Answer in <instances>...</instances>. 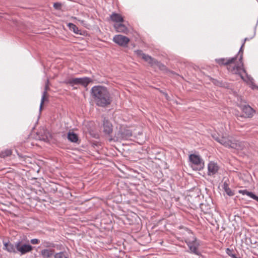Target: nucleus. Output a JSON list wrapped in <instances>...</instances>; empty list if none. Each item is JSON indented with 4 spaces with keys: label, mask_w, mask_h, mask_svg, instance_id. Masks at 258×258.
Masks as SVG:
<instances>
[{
    "label": "nucleus",
    "mask_w": 258,
    "mask_h": 258,
    "mask_svg": "<svg viewBox=\"0 0 258 258\" xmlns=\"http://www.w3.org/2000/svg\"><path fill=\"white\" fill-rule=\"evenodd\" d=\"M136 54L142 57L145 61L148 62L151 67H157L160 70L164 71L166 70V68L161 62L158 61L155 58L152 57L151 56L146 54L141 50H137L135 51Z\"/></svg>",
    "instance_id": "4"
},
{
    "label": "nucleus",
    "mask_w": 258,
    "mask_h": 258,
    "mask_svg": "<svg viewBox=\"0 0 258 258\" xmlns=\"http://www.w3.org/2000/svg\"><path fill=\"white\" fill-rule=\"evenodd\" d=\"M3 249L10 253H17L16 242L14 244L10 242H4Z\"/></svg>",
    "instance_id": "13"
},
{
    "label": "nucleus",
    "mask_w": 258,
    "mask_h": 258,
    "mask_svg": "<svg viewBox=\"0 0 258 258\" xmlns=\"http://www.w3.org/2000/svg\"><path fill=\"white\" fill-rule=\"evenodd\" d=\"M68 26L69 28V29L73 31L74 33H75L76 34H81V30L79 29V28L74 24L69 23L68 24Z\"/></svg>",
    "instance_id": "21"
},
{
    "label": "nucleus",
    "mask_w": 258,
    "mask_h": 258,
    "mask_svg": "<svg viewBox=\"0 0 258 258\" xmlns=\"http://www.w3.org/2000/svg\"><path fill=\"white\" fill-rule=\"evenodd\" d=\"M188 233L189 236L186 237L185 239V243L187 245L189 249V252L197 255L200 254L198 248L199 246V243L192 233L188 231Z\"/></svg>",
    "instance_id": "5"
},
{
    "label": "nucleus",
    "mask_w": 258,
    "mask_h": 258,
    "mask_svg": "<svg viewBox=\"0 0 258 258\" xmlns=\"http://www.w3.org/2000/svg\"><path fill=\"white\" fill-rule=\"evenodd\" d=\"M16 245L17 252H20L21 255H24L29 252L33 249L32 246L30 244H22L21 241L16 242Z\"/></svg>",
    "instance_id": "8"
},
{
    "label": "nucleus",
    "mask_w": 258,
    "mask_h": 258,
    "mask_svg": "<svg viewBox=\"0 0 258 258\" xmlns=\"http://www.w3.org/2000/svg\"><path fill=\"white\" fill-rule=\"evenodd\" d=\"M132 136V133L128 129H121L118 134V137L121 139L127 140Z\"/></svg>",
    "instance_id": "16"
},
{
    "label": "nucleus",
    "mask_w": 258,
    "mask_h": 258,
    "mask_svg": "<svg viewBox=\"0 0 258 258\" xmlns=\"http://www.w3.org/2000/svg\"><path fill=\"white\" fill-rule=\"evenodd\" d=\"M248 39L247 38H245L244 40V41L239 49L238 55H240L239 61V64L238 66H235L234 67L229 66L228 67V69L230 71H231L233 74H238L239 75L241 78L245 82L251 81L252 79L246 73L245 70L243 68V63L242 62V54H243V47L244 45L245 42Z\"/></svg>",
    "instance_id": "3"
},
{
    "label": "nucleus",
    "mask_w": 258,
    "mask_h": 258,
    "mask_svg": "<svg viewBox=\"0 0 258 258\" xmlns=\"http://www.w3.org/2000/svg\"><path fill=\"white\" fill-rule=\"evenodd\" d=\"M189 160L191 164L192 168L196 170H201L204 167V163L200 156L191 154L189 156Z\"/></svg>",
    "instance_id": "6"
},
{
    "label": "nucleus",
    "mask_w": 258,
    "mask_h": 258,
    "mask_svg": "<svg viewBox=\"0 0 258 258\" xmlns=\"http://www.w3.org/2000/svg\"><path fill=\"white\" fill-rule=\"evenodd\" d=\"M223 189L225 192L229 196H232L234 195V192L231 190V189L229 187L228 184L227 183L225 182L223 185Z\"/></svg>",
    "instance_id": "23"
},
{
    "label": "nucleus",
    "mask_w": 258,
    "mask_h": 258,
    "mask_svg": "<svg viewBox=\"0 0 258 258\" xmlns=\"http://www.w3.org/2000/svg\"><path fill=\"white\" fill-rule=\"evenodd\" d=\"M238 192L243 195H247L249 197L258 202V197L254 195L253 192L247 191L246 189L239 190Z\"/></svg>",
    "instance_id": "18"
},
{
    "label": "nucleus",
    "mask_w": 258,
    "mask_h": 258,
    "mask_svg": "<svg viewBox=\"0 0 258 258\" xmlns=\"http://www.w3.org/2000/svg\"><path fill=\"white\" fill-rule=\"evenodd\" d=\"M110 18L112 21L116 22V24L123 22V18L121 15L116 13H113Z\"/></svg>",
    "instance_id": "17"
},
{
    "label": "nucleus",
    "mask_w": 258,
    "mask_h": 258,
    "mask_svg": "<svg viewBox=\"0 0 258 258\" xmlns=\"http://www.w3.org/2000/svg\"><path fill=\"white\" fill-rule=\"evenodd\" d=\"M113 41L119 46L125 47L127 45L130 39L125 36L118 34L114 36Z\"/></svg>",
    "instance_id": "9"
},
{
    "label": "nucleus",
    "mask_w": 258,
    "mask_h": 258,
    "mask_svg": "<svg viewBox=\"0 0 258 258\" xmlns=\"http://www.w3.org/2000/svg\"><path fill=\"white\" fill-rule=\"evenodd\" d=\"M113 131V126L112 123L105 118L103 120V133L108 135H110Z\"/></svg>",
    "instance_id": "12"
},
{
    "label": "nucleus",
    "mask_w": 258,
    "mask_h": 258,
    "mask_svg": "<svg viewBox=\"0 0 258 258\" xmlns=\"http://www.w3.org/2000/svg\"><path fill=\"white\" fill-rule=\"evenodd\" d=\"M237 59V56L233 57L232 58H221L219 59H216V61L219 63V64H224V65H228L227 68L229 66L234 67L235 66H238L239 64V62H238L237 64L234 65H231L230 63L233 62L235 61V60ZM229 72L232 73L231 71H230L227 68Z\"/></svg>",
    "instance_id": "10"
},
{
    "label": "nucleus",
    "mask_w": 258,
    "mask_h": 258,
    "mask_svg": "<svg viewBox=\"0 0 258 258\" xmlns=\"http://www.w3.org/2000/svg\"><path fill=\"white\" fill-rule=\"evenodd\" d=\"M68 139L70 141L73 143H76L78 140L77 134L71 132L68 133Z\"/></svg>",
    "instance_id": "22"
},
{
    "label": "nucleus",
    "mask_w": 258,
    "mask_h": 258,
    "mask_svg": "<svg viewBox=\"0 0 258 258\" xmlns=\"http://www.w3.org/2000/svg\"><path fill=\"white\" fill-rule=\"evenodd\" d=\"M212 136L217 142L228 148L242 150L244 147L243 143L235 140L233 137L226 134L222 136L216 134L212 135Z\"/></svg>",
    "instance_id": "2"
},
{
    "label": "nucleus",
    "mask_w": 258,
    "mask_h": 258,
    "mask_svg": "<svg viewBox=\"0 0 258 258\" xmlns=\"http://www.w3.org/2000/svg\"><path fill=\"white\" fill-rule=\"evenodd\" d=\"M78 20L80 22V23L83 26H84L86 28H88V24L86 22H85L84 20H79V19H78Z\"/></svg>",
    "instance_id": "27"
},
{
    "label": "nucleus",
    "mask_w": 258,
    "mask_h": 258,
    "mask_svg": "<svg viewBox=\"0 0 258 258\" xmlns=\"http://www.w3.org/2000/svg\"><path fill=\"white\" fill-rule=\"evenodd\" d=\"M91 94L97 106L105 107L111 102L110 94L105 87L101 86L93 87L91 89Z\"/></svg>",
    "instance_id": "1"
},
{
    "label": "nucleus",
    "mask_w": 258,
    "mask_h": 258,
    "mask_svg": "<svg viewBox=\"0 0 258 258\" xmlns=\"http://www.w3.org/2000/svg\"><path fill=\"white\" fill-rule=\"evenodd\" d=\"M40 254L43 258H49L53 254V250L48 249H44L40 251Z\"/></svg>",
    "instance_id": "20"
},
{
    "label": "nucleus",
    "mask_w": 258,
    "mask_h": 258,
    "mask_svg": "<svg viewBox=\"0 0 258 258\" xmlns=\"http://www.w3.org/2000/svg\"><path fill=\"white\" fill-rule=\"evenodd\" d=\"M48 84H49V80H48V79H47L46 81V82L45 86V90L43 92V94H42L41 100V103H40V108H39L40 111H41V110L42 109V106L44 103V100H45V97L47 94V90L49 88Z\"/></svg>",
    "instance_id": "19"
},
{
    "label": "nucleus",
    "mask_w": 258,
    "mask_h": 258,
    "mask_svg": "<svg viewBox=\"0 0 258 258\" xmlns=\"http://www.w3.org/2000/svg\"><path fill=\"white\" fill-rule=\"evenodd\" d=\"M219 166L216 163L211 161L208 165V175L209 176H214L219 170Z\"/></svg>",
    "instance_id": "11"
},
{
    "label": "nucleus",
    "mask_w": 258,
    "mask_h": 258,
    "mask_svg": "<svg viewBox=\"0 0 258 258\" xmlns=\"http://www.w3.org/2000/svg\"><path fill=\"white\" fill-rule=\"evenodd\" d=\"M12 153V151L10 149H6L0 153V157L5 158L10 156Z\"/></svg>",
    "instance_id": "24"
},
{
    "label": "nucleus",
    "mask_w": 258,
    "mask_h": 258,
    "mask_svg": "<svg viewBox=\"0 0 258 258\" xmlns=\"http://www.w3.org/2000/svg\"><path fill=\"white\" fill-rule=\"evenodd\" d=\"M61 7V4H60V3H54V4H53V7H54L55 9L59 10V9H60Z\"/></svg>",
    "instance_id": "26"
},
{
    "label": "nucleus",
    "mask_w": 258,
    "mask_h": 258,
    "mask_svg": "<svg viewBox=\"0 0 258 258\" xmlns=\"http://www.w3.org/2000/svg\"><path fill=\"white\" fill-rule=\"evenodd\" d=\"M114 28L118 33H122L127 34L129 30L127 27L123 24L118 23L114 25Z\"/></svg>",
    "instance_id": "15"
},
{
    "label": "nucleus",
    "mask_w": 258,
    "mask_h": 258,
    "mask_svg": "<svg viewBox=\"0 0 258 258\" xmlns=\"http://www.w3.org/2000/svg\"><path fill=\"white\" fill-rule=\"evenodd\" d=\"M31 243L32 244H36L39 243L40 241L38 239L34 238L30 240Z\"/></svg>",
    "instance_id": "28"
},
{
    "label": "nucleus",
    "mask_w": 258,
    "mask_h": 258,
    "mask_svg": "<svg viewBox=\"0 0 258 258\" xmlns=\"http://www.w3.org/2000/svg\"><path fill=\"white\" fill-rule=\"evenodd\" d=\"M44 246L49 247L50 246V243H49L48 242H44Z\"/></svg>",
    "instance_id": "29"
},
{
    "label": "nucleus",
    "mask_w": 258,
    "mask_h": 258,
    "mask_svg": "<svg viewBox=\"0 0 258 258\" xmlns=\"http://www.w3.org/2000/svg\"><path fill=\"white\" fill-rule=\"evenodd\" d=\"M92 81V80L89 77L76 78L68 79L67 83L71 86H74L75 85H80L86 87Z\"/></svg>",
    "instance_id": "7"
},
{
    "label": "nucleus",
    "mask_w": 258,
    "mask_h": 258,
    "mask_svg": "<svg viewBox=\"0 0 258 258\" xmlns=\"http://www.w3.org/2000/svg\"><path fill=\"white\" fill-rule=\"evenodd\" d=\"M54 258H68L67 255L65 254L64 252H60L55 253L54 255Z\"/></svg>",
    "instance_id": "25"
},
{
    "label": "nucleus",
    "mask_w": 258,
    "mask_h": 258,
    "mask_svg": "<svg viewBox=\"0 0 258 258\" xmlns=\"http://www.w3.org/2000/svg\"><path fill=\"white\" fill-rule=\"evenodd\" d=\"M215 81H214V82H214V84H216Z\"/></svg>",
    "instance_id": "30"
},
{
    "label": "nucleus",
    "mask_w": 258,
    "mask_h": 258,
    "mask_svg": "<svg viewBox=\"0 0 258 258\" xmlns=\"http://www.w3.org/2000/svg\"><path fill=\"white\" fill-rule=\"evenodd\" d=\"M241 109L245 117H251L254 113V110L249 105H244Z\"/></svg>",
    "instance_id": "14"
}]
</instances>
